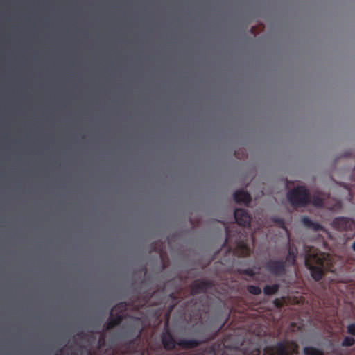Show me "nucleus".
Segmentation results:
<instances>
[{
	"mask_svg": "<svg viewBox=\"0 0 355 355\" xmlns=\"http://www.w3.org/2000/svg\"><path fill=\"white\" fill-rule=\"evenodd\" d=\"M298 347L295 341L285 339L266 347L261 354L259 345L250 344L248 347L243 348V355H294L298 354Z\"/></svg>",
	"mask_w": 355,
	"mask_h": 355,
	"instance_id": "nucleus-1",
	"label": "nucleus"
},
{
	"mask_svg": "<svg viewBox=\"0 0 355 355\" xmlns=\"http://www.w3.org/2000/svg\"><path fill=\"white\" fill-rule=\"evenodd\" d=\"M225 245L234 254L241 257L250 255L251 250L245 242L246 235L243 232L238 230L235 227L232 229L225 227Z\"/></svg>",
	"mask_w": 355,
	"mask_h": 355,
	"instance_id": "nucleus-2",
	"label": "nucleus"
},
{
	"mask_svg": "<svg viewBox=\"0 0 355 355\" xmlns=\"http://www.w3.org/2000/svg\"><path fill=\"white\" fill-rule=\"evenodd\" d=\"M304 264L309 270L311 277L315 281H320L324 275V262L327 254L317 248L305 246Z\"/></svg>",
	"mask_w": 355,
	"mask_h": 355,
	"instance_id": "nucleus-3",
	"label": "nucleus"
},
{
	"mask_svg": "<svg viewBox=\"0 0 355 355\" xmlns=\"http://www.w3.org/2000/svg\"><path fill=\"white\" fill-rule=\"evenodd\" d=\"M161 341L163 347L167 351L175 349L176 345L183 349H189L198 347L201 343L196 339L182 338L175 341L173 334L168 329L165 330L161 334Z\"/></svg>",
	"mask_w": 355,
	"mask_h": 355,
	"instance_id": "nucleus-4",
	"label": "nucleus"
},
{
	"mask_svg": "<svg viewBox=\"0 0 355 355\" xmlns=\"http://www.w3.org/2000/svg\"><path fill=\"white\" fill-rule=\"evenodd\" d=\"M287 198L294 208L304 207L310 203V196L304 186H298L289 191Z\"/></svg>",
	"mask_w": 355,
	"mask_h": 355,
	"instance_id": "nucleus-5",
	"label": "nucleus"
},
{
	"mask_svg": "<svg viewBox=\"0 0 355 355\" xmlns=\"http://www.w3.org/2000/svg\"><path fill=\"white\" fill-rule=\"evenodd\" d=\"M214 286L211 280L196 279L190 284V292L191 295L200 293H205Z\"/></svg>",
	"mask_w": 355,
	"mask_h": 355,
	"instance_id": "nucleus-6",
	"label": "nucleus"
},
{
	"mask_svg": "<svg viewBox=\"0 0 355 355\" xmlns=\"http://www.w3.org/2000/svg\"><path fill=\"white\" fill-rule=\"evenodd\" d=\"M331 225L334 229L338 231H352L355 230V222L353 219L347 217L335 218Z\"/></svg>",
	"mask_w": 355,
	"mask_h": 355,
	"instance_id": "nucleus-7",
	"label": "nucleus"
},
{
	"mask_svg": "<svg viewBox=\"0 0 355 355\" xmlns=\"http://www.w3.org/2000/svg\"><path fill=\"white\" fill-rule=\"evenodd\" d=\"M265 268L275 276H282L286 272V261L282 260H269L266 263Z\"/></svg>",
	"mask_w": 355,
	"mask_h": 355,
	"instance_id": "nucleus-8",
	"label": "nucleus"
},
{
	"mask_svg": "<svg viewBox=\"0 0 355 355\" xmlns=\"http://www.w3.org/2000/svg\"><path fill=\"white\" fill-rule=\"evenodd\" d=\"M234 216L236 223L239 226L250 227L251 218L245 209L241 208L236 209Z\"/></svg>",
	"mask_w": 355,
	"mask_h": 355,
	"instance_id": "nucleus-9",
	"label": "nucleus"
},
{
	"mask_svg": "<svg viewBox=\"0 0 355 355\" xmlns=\"http://www.w3.org/2000/svg\"><path fill=\"white\" fill-rule=\"evenodd\" d=\"M234 200L237 203L248 205L251 202L250 194L243 189L237 190L234 193Z\"/></svg>",
	"mask_w": 355,
	"mask_h": 355,
	"instance_id": "nucleus-10",
	"label": "nucleus"
},
{
	"mask_svg": "<svg viewBox=\"0 0 355 355\" xmlns=\"http://www.w3.org/2000/svg\"><path fill=\"white\" fill-rule=\"evenodd\" d=\"M123 320V316L121 314L112 313L110 311V316L106 323V330H111L115 327L121 324Z\"/></svg>",
	"mask_w": 355,
	"mask_h": 355,
	"instance_id": "nucleus-11",
	"label": "nucleus"
},
{
	"mask_svg": "<svg viewBox=\"0 0 355 355\" xmlns=\"http://www.w3.org/2000/svg\"><path fill=\"white\" fill-rule=\"evenodd\" d=\"M302 223L306 228L311 230L314 232H319L324 230L322 225L318 223L312 221L309 217L306 216H304L302 218Z\"/></svg>",
	"mask_w": 355,
	"mask_h": 355,
	"instance_id": "nucleus-12",
	"label": "nucleus"
},
{
	"mask_svg": "<svg viewBox=\"0 0 355 355\" xmlns=\"http://www.w3.org/2000/svg\"><path fill=\"white\" fill-rule=\"evenodd\" d=\"M297 254V249L296 246L294 245H289L288 254L285 261L289 263L291 265L295 264Z\"/></svg>",
	"mask_w": 355,
	"mask_h": 355,
	"instance_id": "nucleus-13",
	"label": "nucleus"
},
{
	"mask_svg": "<svg viewBox=\"0 0 355 355\" xmlns=\"http://www.w3.org/2000/svg\"><path fill=\"white\" fill-rule=\"evenodd\" d=\"M129 304L126 302H121L118 303L117 304L114 305L112 309L111 312L112 313H116V314H121L122 313L125 312L128 308Z\"/></svg>",
	"mask_w": 355,
	"mask_h": 355,
	"instance_id": "nucleus-14",
	"label": "nucleus"
},
{
	"mask_svg": "<svg viewBox=\"0 0 355 355\" xmlns=\"http://www.w3.org/2000/svg\"><path fill=\"white\" fill-rule=\"evenodd\" d=\"M279 289V285L274 284L272 285H266L263 288V293L265 295H272L276 294Z\"/></svg>",
	"mask_w": 355,
	"mask_h": 355,
	"instance_id": "nucleus-15",
	"label": "nucleus"
},
{
	"mask_svg": "<svg viewBox=\"0 0 355 355\" xmlns=\"http://www.w3.org/2000/svg\"><path fill=\"white\" fill-rule=\"evenodd\" d=\"M303 352L304 355H324L322 350L312 346L304 347Z\"/></svg>",
	"mask_w": 355,
	"mask_h": 355,
	"instance_id": "nucleus-16",
	"label": "nucleus"
},
{
	"mask_svg": "<svg viewBox=\"0 0 355 355\" xmlns=\"http://www.w3.org/2000/svg\"><path fill=\"white\" fill-rule=\"evenodd\" d=\"M310 203H311L313 206L316 207H326L324 198L318 196H314L311 198H310Z\"/></svg>",
	"mask_w": 355,
	"mask_h": 355,
	"instance_id": "nucleus-17",
	"label": "nucleus"
},
{
	"mask_svg": "<svg viewBox=\"0 0 355 355\" xmlns=\"http://www.w3.org/2000/svg\"><path fill=\"white\" fill-rule=\"evenodd\" d=\"M355 344V340L353 337L346 336L341 342L342 347H352Z\"/></svg>",
	"mask_w": 355,
	"mask_h": 355,
	"instance_id": "nucleus-18",
	"label": "nucleus"
},
{
	"mask_svg": "<svg viewBox=\"0 0 355 355\" xmlns=\"http://www.w3.org/2000/svg\"><path fill=\"white\" fill-rule=\"evenodd\" d=\"M247 291L252 295H258L261 293V289L258 286L248 285Z\"/></svg>",
	"mask_w": 355,
	"mask_h": 355,
	"instance_id": "nucleus-19",
	"label": "nucleus"
},
{
	"mask_svg": "<svg viewBox=\"0 0 355 355\" xmlns=\"http://www.w3.org/2000/svg\"><path fill=\"white\" fill-rule=\"evenodd\" d=\"M160 292L159 291H154L150 296H148V295H146L143 298V302L141 304H139L140 306H144L147 304L151 303V299L155 297L157 295H158Z\"/></svg>",
	"mask_w": 355,
	"mask_h": 355,
	"instance_id": "nucleus-20",
	"label": "nucleus"
},
{
	"mask_svg": "<svg viewBox=\"0 0 355 355\" xmlns=\"http://www.w3.org/2000/svg\"><path fill=\"white\" fill-rule=\"evenodd\" d=\"M239 272L249 277H253L256 274L254 270L252 268L241 269L239 270Z\"/></svg>",
	"mask_w": 355,
	"mask_h": 355,
	"instance_id": "nucleus-21",
	"label": "nucleus"
},
{
	"mask_svg": "<svg viewBox=\"0 0 355 355\" xmlns=\"http://www.w3.org/2000/svg\"><path fill=\"white\" fill-rule=\"evenodd\" d=\"M347 333L352 336H355V324L354 323L349 324L347 326Z\"/></svg>",
	"mask_w": 355,
	"mask_h": 355,
	"instance_id": "nucleus-22",
	"label": "nucleus"
},
{
	"mask_svg": "<svg viewBox=\"0 0 355 355\" xmlns=\"http://www.w3.org/2000/svg\"><path fill=\"white\" fill-rule=\"evenodd\" d=\"M341 206V203L340 201H336L334 204V205L331 207H328V209H337V208H339Z\"/></svg>",
	"mask_w": 355,
	"mask_h": 355,
	"instance_id": "nucleus-23",
	"label": "nucleus"
},
{
	"mask_svg": "<svg viewBox=\"0 0 355 355\" xmlns=\"http://www.w3.org/2000/svg\"><path fill=\"white\" fill-rule=\"evenodd\" d=\"M275 223H277L280 227H283L284 225V221L282 218H277L275 220Z\"/></svg>",
	"mask_w": 355,
	"mask_h": 355,
	"instance_id": "nucleus-24",
	"label": "nucleus"
},
{
	"mask_svg": "<svg viewBox=\"0 0 355 355\" xmlns=\"http://www.w3.org/2000/svg\"><path fill=\"white\" fill-rule=\"evenodd\" d=\"M274 304L278 308H280V307L282 306V304L281 301L279 299H275L274 300Z\"/></svg>",
	"mask_w": 355,
	"mask_h": 355,
	"instance_id": "nucleus-25",
	"label": "nucleus"
},
{
	"mask_svg": "<svg viewBox=\"0 0 355 355\" xmlns=\"http://www.w3.org/2000/svg\"><path fill=\"white\" fill-rule=\"evenodd\" d=\"M104 336L103 335H101L100 338H99V340H98V343L100 345H101L102 343H104Z\"/></svg>",
	"mask_w": 355,
	"mask_h": 355,
	"instance_id": "nucleus-26",
	"label": "nucleus"
},
{
	"mask_svg": "<svg viewBox=\"0 0 355 355\" xmlns=\"http://www.w3.org/2000/svg\"><path fill=\"white\" fill-rule=\"evenodd\" d=\"M141 333V329H139V332H138V334H137V338L140 336Z\"/></svg>",
	"mask_w": 355,
	"mask_h": 355,
	"instance_id": "nucleus-27",
	"label": "nucleus"
},
{
	"mask_svg": "<svg viewBox=\"0 0 355 355\" xmlns=\"http://www.w3.org/2000/svg\"><path fill=\"white\" fill-rule=\"evenodd\" d=\"M352 249L354 251H355V241L352 244Z\"/></svg>",
	"mask_w": 355,
	"mask_h": 355,
	"instance_id": "nucleus-28",
	"label": "nucleus"
}]
</instances>
